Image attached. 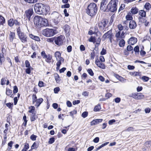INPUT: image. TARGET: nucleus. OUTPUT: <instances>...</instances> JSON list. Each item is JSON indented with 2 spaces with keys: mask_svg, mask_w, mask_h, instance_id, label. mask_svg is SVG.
<instances>
[{
  "mask_svg": "<svg viewBox=\"0 0 151 151\" xmlns=\"http://www.w3.org/2000/svg\"><path fill=\"white\" fill-rule=\"evenodd\" d=\"M43 101V99L42 98L38 99L36 101V103L35 104V106H37V107H39Z\"/></svg>",
  "mask_w": 151,
  "mask_h": 151,
  "instance_id": "19",
  "label": "nucleus"
},
{
  "mask_svg": "<svg viewBox=\"0 0 151 151\" xmlns=\"http://www.w3.org/2000/svg\"><path fill=\"white\" fill-rule=\"evenodd\" d=\"M17 35L18 36L19 35H20L21 33H22L23 32H22L20 27H19L17 29Z\"/></svg>",
  "mask_w": 151,
  "mask_h": 151,
  "instance_id": "45",
  "label": "nucleus"
},
{
  "mask_svg": "<svg viewBox=\"0 0 151 151\" xmlns=\"http://www.w3.org/2000/svg\"><path fill=\"white\" fill-rule=\"evenodd\" d=\"M137 24L135 22L134 20H131L129 23V26L130 29H135L137 27Z\"/></svg>",
  "mask_w": 151,
  "mask_h": 151,
  "instance_id": "16",
  "label": "nucleus"
},
{
  "mask_svg": "<svg viewBox=\"0 0 151 151\" xmlns=\"http://www.w3.org/2000/svg\"><path fill=\"white\" fill-rule=\"evenodd\" d=\"M88 114V113L87 111H84L82 113L81 116L85 118L87 116Z\"/></svg>",
  "mask_w": 151,
  "mask_h": 151,
  "instance_id": "55",
  "label": "nucleus"
},
{
  "mask_svg": "<svg viewBox=\"0 0 151 151\" xmlns=\"http://www.w3.org/2000/svg\"><path fill=\"white\" fill-rule=\"evenodd\" d=\"M40 17L36 16L34 18V22L35 24L37 27H39Z\"/></svg>",
  "mask_w": 151,
  "mask_h": 151,
  "instance_id": "13",
  "label": "nucleus"
},
{
  "mask_svg": "<svg viewBox=\"0 0 151 151\" xmlns=\"http://www.w3.org/2000/svg\"><path fill=\"white\" fill-rule=\"evenodd\" d=\"M18 91V88L17 86H15L13 87V93H17Z\"/></svg>",
  "mask_w": 151,
  "mask_h": 151,
  "instance_id": "50",
  "label": "nucleus"
},
{
  "mask_svg": "<svg viewBox=\"0 0 151 151\" xmlns=\"http://www.w3.org/2000/svg\"><path fill=\"white\" fill-rule=\"evenodd\" d=\"M95 55V52L94 51V50H93V52L91 53V58L92 60L94 59Z\"/></svg>",
  "mask_w": 151,
  "mask_h": 151,
  "instance_id": "59",
  "label": "nucleus"
},
{
  "mask_svg": "<svg viewBox=\"0 0 151 151\" xmlns=\"http://www.w3.org/2000/svg\"><path fill=\"white\" fill-rule=\"evenodd\" d=\"M130 74L132 76H139L140 73L137 72H133L130 73Z\"/></svg>",
  "mask_w": 151,
  "mask_h": 151,
  "instance_id": "38",
  "label": "nucleus"
},
{
  "mask_svg": "<svg viewBox=\"0 0 151 151\" xmlns=\"http://www.w3.org/2000/svg\"><path fill=\"white\" fill-rule=\"evenodd\" d=\"M144 95L141 93H137V99H140L143 98Z\"/></svg>",
  "mask_w": 151,
  "mask_h": 151,
  "instance_id": "32",
  "label": "nucleus"
},
{
  "mask_svg": "<svg viewBox=\"0 0 151 151\" xmlns=\"http://www.w3.org/2000/svg\"><path fill=\"white\" fill-rule=\"evenodd\" d=\"M77 113V111L76 110H74L71 111H70V115L73 118H74V117L73 115L74 114H76Z\"/></svg>",
  "mask_w": 151,
  "mask_h": 151,
  "instance_id": "39",
  "label": "nucleus"
},
{
  "mask_svg": "<svg viewBox=\"0 0 151 151\" xmlns=\"http://www.w3.org/2000/svg\"><path fill=\"white\" fill-rule=\"evenodd\" d=\"M87 71H88V73L89 74L90 76H93L94 73L91 69H90V68L88 69L87 70Z\"/></svg>",
  "mask_w": 151,
  "mask_h": 151,
  "instance_id": "48",
  "label": "nucleus"
},
{
  "mask_svg": "<svg viewBox=\"0 0 151 151\" xmlns=\"http://www.w3.org/2000/svg\"><path fill=\"white\" fill-rule=\"evenodd\" d=\"M55 78L57 83H58L60 81V78L57 73L55 74Z\"/></svg>",
  "mask_w": 151,
  "mask_h": 151,
  "instance_id": "26",
  "label": "nucleus"
},
{
  "mask_svg": "<svg viewBox=\"0 0 151 151\" xmlns=\"http://www.w3.org/2000/svg\"><path fill=\"white\" fill-rule=\"evenodd\" d=\"M138 10L136 7H133L131 10V12L132 14H137L138 12Z\"/></svg>",
  "mask_w": 151,
  "mask_h": 151,
  "instance_id": "23",
  "label": "nucleus"
},
{
  "mask_svg": "<svg viewBox=\"0 0 151 151\" xmlns=\"http://www.w3.org/2000/svg\"><path fill=\"white\" fill-rule=\"evenodd\" d=\"M108 0H102L100 3V9L104 12L107 11Z\"/></svg>",
  "mask_w": 151,
  "mask_h": 151,
  "instance_id": "6",
  "label": "nucleus"
},
{
  "mask_svg": "<svg viewBox=\"0 0 151 151\" xmlns=\"http://www.w3.org/2000/svg\"><path fill=\"white\" fill-rule=\"evenodd\" d=\"M55 37L51 38H49L47 39V41L49 42L53 43L54 42H55Z\"/></svg>",
  "mask_w": 151,
  "mask_h": 151,
  "instance_id": "42",
  "label": "nucleus"
},
{
  "mask_svg": "<svg viewBox=\"0 0 151 151\" xmlns=\"http://www.w3.org/2000/svg\"><path fill=\"white\" fill-rule=\"evenodd\" d=\"M35 113H33L31 115L30 119L32 122L34 121L35 119Z\"/></svg>",
  "mask_w": 151,
  "mask_h": 151,
  "instance_id": "35",
  "label": "nucleus"
},
{
  "mask_svg": "<svg viewBox=\"0 0 151 151\" xmlns=\"http://www.w3.org/2000/svg\"><path fill=\"white\" fill-rule=\"evenodd\" d=\"M14 21L13 19H11L8 21V24L10 27H12L14 25Z\"/></svg>",
  "mask_w": 151,
  "mask_h": 151,
  "instance_id": "24",
  "label": "nucleus"
},
{
  "mask_svg": "<svg viewBox=\"0 0 151 151\" xmlns=\"http://www.w3.org/2000/svg\"><path fill=\"white\" fill-rule=\"evenodd\" d=\"M56 31L54 29L47 28L43 30L42 34L46 37H51L56 34Z\"/></svg>",
  "mask_w": 151,
  "mask_h": 151,
  "instance_id": "4",
  "label": "nucleus"
},
{
  "mask_svg": "<svg viewBox=\"0 0 151 151\" xmlns=\"http://www.w3.org/2000/svg\"><path fill=\"white\" fill-rule=\"evenodd\" d=\"M95 63L96 65L100 68L102 69L105 68L106 66L105 65L104 63H101L98 59L96 60Z\"/></svg>",
  "mask_w": 151,
  "mask_h": 151,
  "instance_id": "14",
  "label": "nucleus"
},
{
  "mask_svg": "<svg viewBox=\"0 0 151 151\" xmlns=\"http://www.w3.org/2000/svg\"><path fill=\"white\" fill-rule=\"evenodd\" d=\"M88 40L90 42H95L96 39L94 37L91 36Z\"/></svg>",
  "mask_w": 151,
  "mask_h": 151,
  "instance_id": "58",
  "label": "nucleus"
},
{
  "mask_svg": "<svg viewBox=\"0 0 151 151\" xmlns=\"http://www.w3.org/2000/svg\"><path fill=\"white\" fill-rule=\"evenodd\" d=\"M70 7V4H69L66 3L65 4L62 5L61 6V8H69Z\"/></svg>",
  "mask_w": 151,
  "mask_h": 151,
  "instance_id": "57",
  "label": "nucleus"
},
{
  "mask_svg": "<svg viewBox=\"0 0 151 151\" xmlns=\"http://www.w3.org/2000/svg\"><path fill=\"white\" fill-rule=\"evenodd\" d=\"M15 37L14 32L10 31L9 34V39L11 42H12Z\"/></svg>",
  "mask_w": 151,
  "mask_h": 151,
  "instance_id": "18",
  "label": "nucleus"
},
{
  "mask_svg": "<svg viewBox=\"0 0 151 151\" xmlns=\"http://www.w3.org/2000/svg\"><path fill=\"white\" fill-rule=\"evenodd\" d=\"M142 80L144 82H147L148 81L149 79V78L145 76H143L142 77Z\"/></svg>",
  "mask_w": 151,
  "mask_h": 151,
  "instance_id": "41",
  "label": "nucleus"
},
{
  "mask_svg": "<svg viewBox=\"0 0 151 151\" xmlns=\"http://www.w3.org/2000/svg\"><path fill=\"white\" fill-rule=\"evenodd\" d=\"M139 14L140 15L139 17H146V12L143 10H140L139 11Z\"/></svg>",
  "mask_w": 151,
  "mask_h": 151,
  "instance_id": "20",
  "label": "nucleus"
},
{
  "mask_svg": "<svg viewBox=\"0 0 151 151\" xmlns=\"http://www.w3.org/2000/svg\"><path fill=\"white\" fill-rule=\"evenodd\" d=\"M60 88L58 87H56L54 89V93H57L60 91Z\"/></svg>",
  "mask_w": 151,
  "mask_h": 151,
  "instance_id": "61",
  "label": "nucleus"
},
{
  "mask_svg": "<svg viewBox=\"0 0 151 151\" xmlns=\"http://www.w3.org/2000/svg\"><path fill=\"white\" fill-rule=\"evenodd\" d=\"M112 32L111 30H110L105 33L103 36L102 38L104 40L106 38H108L109 40H111L112 36Z\"/></svg>",
  "mask_w": 151,
  "mask_h": 151,
  "instance_id": "11",
  "label": "nucleus"
},
{
  "mask_svg": "<svg viewBox=\"0 0 151 151\" xmlns=\"http://www.w3.org/2000/svg\"><path fill=\"white\" fill-rule=\"evenodd\" d=\"M12 90L9 89V88H6V94L7 96L11 95L12 93Z\"/></svg>",
  "mask_w": 151,
  "mask_h": 151,
  "instance_id": "33",
  "label": "nucleus"
},
{
  "mask_svg": "<svg viewBox=\"0 0 151 151\" xmlns=\"http://www.w3.org/2000/svg\"><path fill=\"white\" fill-rule=\"evenodd\" d=\"M108 21L106 19H102L98 23L99 28L101 30L104 29V27H106V24L108 23Z\"/></svg>",
  "mask_w": 151,
  "mask_h": 151,
  "instance_id": "9",
  "label": "nucleus"
},
{
  "mask_svg": "<svg viewBox=\"0 0 151 151\" xmlns=\"http://www.w3.org/2000/svg\"><path fill=\"white\" fill-rule=\"evenodd\" d=\"M48 22L47 19L40 17L39 27L48 26Z\"/></svg>",
  "mask_w": 151,
  "mask_h": 151,
  "instance_id": "10",
  "label": "nucleus"
},
{
  "mask_svg": "<svg viewBox=\"0 0 151 151\" xmlns=\"http://www.w3.org/2000/svg\"><path fill=\"white\" fill-rule=\"evenodd\" d=\"M98 8L96 4L94 3L90 4L86 10V13L91 17H93L96 14Z\"/></svg>",
  "mask_w": 151,
  "mask_h": 151,
  "instance_id": "2",
  "label": "nucleus"
},
{
  "mask_svg": "<svg viewBox=\"0 0 151 151\" xmlns=\"http://www.w3.org/2000/svg\"><path fill=\"white\" fill-rule=\"evenodd\" d=\"M38 0H24L27 3L29 4H34L37 2Z\"/></svg>",
  "mask_w": 151,
  "mask_h": 151,
  "instance_id": "30",
  "label": "nucleus"
},
{
  "mask_svg": "<svg viewBox=\"0 0 151 151\" xmlns=\"http://www.w3.org/2000/svg\"><path fill=\"white\" fill-rule=\"evenodd\" d=\"M120 81L123 83H124L126 82V79H125L122 77L121 76L118 79Z\"/></svg>",
  "mask_w": 151,
  "mask_h": 151,
  "instance_id": "53",
  "label": "nucleus"
},
{
  "mask_svg": "<svg viewBox=\"0 0 151 151\" xmlns=\"http://www.w3.org/2000/svg\"><path fill=\"white\" fill-rule=\"evenodd\" d=\"M6 105L9 109H11L13 106V103H9L6 104Z\"/></svg>",
  "mask_w": 151,
  "mask_h": 151,
  "instance_id": "43",
  "label": "nucleus"
},
{
  "mask_svg": "<svg viewBox=\"0 0 151 151\" xmlns=\"http://www.w3.org/2000/svg\"><path fill=\"white\" fill-rule=\"evenodd\" d=\"M37 137V136L34 134H32V135L30 137V138L31 139H32L33 141H35L36 140V138Z\"/></svg>",
  "mask_w": 151,
  "mask_h": 151,
  "instance_id": "51",
  "label": "nucleus"
},
{
  "mask_svg": "<svg viewBox=\"0 0 151 151\" xmlns=\"http://www.w3.org/2000/svg\"><path fill=\"white\" fill-rule=\"evenodd\" d=\"M125 44V42L124 40L122 39L121 40H120L119 43V45L120 47H123L124 46Z\"/></svg>",
  "mask_w": 151,
  "mask_h": 151,
  "instance_id": "29",
  "label": "nucleus"
},
{
  "mask_svg": "<svg viewBox=\"0 0 151 151\" xmlns=\"http://www.w3.org/2000/svg\"><path fill=\"white\" fill-rule=\"evenodd\" d=\"M101 109V107L100 105L96 106L94 109V111H99Z\"/></svg>",
  "mask_w": 151,
  "mask_h": 151,
  "instance_id": "44",
  "label": "nucleus"
},
{
  "mask_svg": "<svg viewBox=\"0 0 151 151\" xmlns=\"http://www.w3.org/2000/svg\"><path fill=\"white\" fill-rule=\"evenodd\" d=\"M34 7L35 12L39 14L46 15L49 9L47 6L41 3H36Z\"/></svg>",
  "mask_w": 151,
  "mask_h": 151,
  "instance_id": "1",
  "label": "nucleus"
},
{
  "mask_svg": "<svg viewBox=\"0 0 151 151\" xmlns=\"http://www.w3.org/2000/svg\"><path fill=\"white\" fill-rule=\"evenodd\" d=\"M118 0H111L108 4L106 12H114L117 9V5L118 3Z\"/></svg>",
  "mask_w": 151,
  "mask_h": 151,
  "instance_id": "3",
  "label": "nucleus"
},
{
  "mask_svg": "<svg viewBox=\"0 0 151 151\" xmlns=\"http://www.w3.org/2000/svg\"><path fill=\"white\" fill-rule=\"evenodd\" d=\"M145 145L147 147H151V141H147L145 143Z\"/></svg>",
  "mask_w": 151,
  "mask_h": 151,
  "instance_id": "52",
  "label": "nucleus"
},
{
  "mask_svg": "<svg viewBox=\"0 0 151 151\" xmlns=\"http://www.w3.org/2000/svg\"><path fill=\"white\" fill-rule=\"evenodd\" d=\"M53 15L54 18L52 19L53 22L55 24L57 25L60 20L59 18L60 14L57 12H55L53 14Z\"/></svg>",
  "mask_w": 151,
  "mask_h": 151,
  "instance_id": "8",
  "label": "nucleus"
},
{
  "mask_svg": "<svg viewBox=\"0 0 151 151\" xmlns=\"http://www.w3.org/2000/svg\"><path fill=\"white\" fill-rule=\"evenodd\" d=\"M103 121L102 119H96L93 120L91 122V126L97 124Z\"/></svg>",
  "mask_w": 151,
  "mask_h": 151,
  "instance_id": "17",
  "label": "nucleus"
},
{
  "mask_svg": "<svg viewBox=\"0 0 151 151\" xmlns=\"http://www.w3.org/2000/svg\"><path fill=\"white\" fill-rule=\"evenodd\" d=\"M19 39L23 43H24L27 42V37L24 34V33H21L20 35L18 36Z\"/></svg>",
  "mask_w": 151,
  "mask_h": 151,
  "instance_id": "12",
  "label": "nucleus"
},
{
  "mask_svg": "<svg viewBox=\"0 0 151 151\" xmlns=\"http://www.w3.org/2000/svg\"><path fill=\"white\" fill-rule=\"evenodd\" d=\"M112 96V94L111 93H107L105 95V97L107 99L109 98L110 97H111Z\"/></svg>",
  "mask_w": 151,
  "mask_h": 151,
  "instance_id": "64",
  "label": "nucleus"
},
{
  "mask_svg": "<svg viewBox=\"0 0 151 151\" xmlns=\"http://www.w3.org/2000/svg\"><path fill=\"white\" fill-rule=\"evenodd\" d=\"M126 18L127 20H131L133 19V17L130 15H127L126 16Z\"/></svg>",
  "mask_w": 151,
  "mask_h": 151,
  "instance_id": "56",
  "label": "nucleus"
},
{
  "mask_svg": "<svg viewBox=\"0 0 151 151\" xmlns=\"http://www.w3.org/2000/svg\"><path fill=\"white\" fill-rule=\"evenodd\" d=\"M33 13V11L32 9L30 8L28 10H26L25 12L24 16L29 21H30L31 17Z\"/></svg>",
  "mask_w": 151,
  "mask_h": 151,
  "instance_id": "7",
  "label": "nucleus"
},
{
  "mask_svg": "<svg viewBox=\"0 0 151 151\" xmlns=\"http://www.w3.org/2000/svg\"><path fill=\"white\" fill-rule=\"evenodd\" d=\"M5 21V19L4 17L0 15V25H3Z\"/></svg>",
  "mask_w": 151,
  "mask_h": 151,
  "instance_id": "25",
  "label": "nucleus"
},
{
  "mask_svg": "<svg viewBox=\"0 0 151 151\" xmlns=\"http://www.w3.org/2000/svg\"><path fill=\"white\" fill-rule=\"evenodd\" d=\"M109 143V142H106L102 144V145H100L99 147L97 148L96 150V151H98L101 149L103 147H104V146L107 145Z\"/></svg>",
  "mask_w": 151,
  "mask_h": 151,
  "instance_id": "31",
  "label": "nucleus"
},
{
  "mask_svg": "<svg viewBox=\"0 0 151 151\" xmlns=\"http://www.w3.org/2000/svg\"><path fill=\"white\" fill-rule=\"evenodd\" d=\"M61 61H64V59L63 58H60V59H59V60L56 63L57 66L58 67H60L61 64Z\"/></svg>",
  "mask_w": 151,
  "mask_h": 151,
  "instance_id": "34",
  "label": "nucleus"
},
{
  "mask_svg": "<svg viewBox=\"0 0 151 151\" xmlns=\"http://www.w3.org/2000/svg\"><path fill=\"white\" fill-rule=\"evenodd\" d=\"M121 32L120 31H119L118 32L116 33L115 35V37L116 38V40L118 41L120 40L121 39Z\"/></svg>",
  "mask_w": 151,
  "mask_h": 151,
  "instance_id": "27",
  "label": "nucleus"
},
{
  "mask_svg": "<svg viewBox=\"0 0 151 151\" xmlns=\"http://www.w3.org/2000/svg\"><path fill=\"white\" fill-rule=\"evenodd\" d=\"M29 109H30L29 111V112L30 113H33L35 110V107L34 106H31L29 107Z\"/></svg>",
  "mask_w": 151,
  "mask_h": 151,
  "instance_id": "47",
  "label": "nucleus"
},
{
  "mask_svg": "<svg viewBox=\"0 0 151 151\" xmlns=\"http://www.w3.org/2000/svg\"><path fill=\"white\" fill-rule=\"evenodd\" d=\"M133 49V47L131 45H128L127 47V51H130Z\"/></svg>",
  "mask_w": 151,
  "mask_h": 151,
  "instance_id": "62",
  "label": "nucleus"
},
{
  "mask_svg": "<svg viewBox=\"0 0 151 151\" xmlns=\"http://www.w3.org/2000/svg\"><path fill=\"white\" fill-rule=\"evenodd\" d=\"M25 66L26 67L28 68H31L30 63L29 61L28 60H26L25 62Z\"/></svg>",
  "mask_w": 151,
  "mask_h": 151,
  "instance_id": "49",
  "label": "nucleus"
},
{
  "mask_svg": "<svg viewBox=\"0 0 151 151\" xmlns=\"http://www.w3.org/2000/svg\"><path fill=\"white\" fill-rule=\"evenodd\" d=\"M4 57L3 53H1L0 54V64H2V62L4 60Z\"/></svg>",
  "mask_w": 151,
  "mask_h": 151,
  "instance_id": "36",
  "label": "nucleus"
},
{
  "mask_svg": "<svg viewBox=\"0 0 151 151\" xmlns=\"http://www.w3.org/2000/svg\"><path fill=\"white\" fill-rule=\"evenodd\" d=\"M144 7L146 10H149L151 7V5L149 3L147 2L145 4Z\"/></svg>",
  "mask_w": 151,
  "mask_h": 151,
  "instance_id": "28",
  "label": "nucleus"
},
{
  "mask_svg": "<svg viewBox=\"0 0 151 151\" xmlns=\"http://www.w3.org/2000/svg\"><path fill=\"white\" fill-rule=\"evenodd\" d=\"M41 55L43 58H45L47 56V55H46L45 52L42 51L41 53Z\"/></svg>",
  "mask_w": 151,
  "mask_h": 151,
  "instance_id": "46",
  "label": "nucleus"
},
{
  "mask_svg": "<svg viewBox=\"0 0 151 151\" xmlns=\"http://www.w3.org/2000/svg\"><path fill=\"white\" fill-rule=\"evenodd\" d=\"M137 41V38L134 37H131L129 39L128 41V43L129 45H133Z\"/></svg>",
  "mask_w": 151,
  "mask_h": 151,
  "instance_id": "15",
  "label": "nucleus"
},
{
  "mask_svg": "<svg viewBox=\"0 0 151 151\" xmlns=\"http://www.w3.org/2000/svg\"><path fill=\"white\" fill-rule=\"evenodd\" d=\"M52 59V55L49 54L47 55V57L45 58V61L47 63H50L51 62Z\"/></svg>",
  "mask_w": 151,
  "mask_h": 151,
  "instance_id": "21",
  "label": "nucleus"
},
{
  "mask_svg": "<svg viewBox=\"0 0 151 151\" xmlns=\"http://www.w3.org/2000/svg\"><path fill=\"white\" fill-rule=\"evenodd\" d=\"M138 19L139 22L141 23H145L146 21V20L145 19V17H138Z\"/></svg>",
  "mask_w": 151,
  "mask_h": 151,
  "instance_id": "37",
  "label": "nucleus"
},
{
  "mask_svg": "<svg viewBox=\"0 0 151 151\" xmlns=\"http://www.w3.org/2000/svg\"><path fill=\"white\" fill-rule=\"evenodd\" d=\"M31 68L32 69V68H28L26 69V73L28 74H30L31 73Z\"/></svg>",
  "mask_w": 151,
  "mask_h": 151,
  "instance_id": "63",
  "label": "nucleus"
},
{
  "mask_svg": "<svg viewBox=\"0 0 151 151\" xmlns=\"http://www.w3.org/2000/svg\"><path fill=\"white\" fill-rule=\"evenodd\" d=\"M106 54V50L104 48H103L102 50L100 52V54L101 55H103Z\"/></svg>",
  "mask_w": 151,
  "mask_h": 151,
  "instance_id": "60",
  "label": "nucleus"
},
{
  "mask_svg": "<svg viewBox=\"0 0 151 151\" xmlns=\"http://www.w3.org/2000/svg\"><path fill=\"white\" fill-rule=\"evenodd\" d=\"M134 50L135 52V54L137 52L138 53L139 51V46L137 45L135 46L134 49Z\"/></svg>",
  "mask_w": 151,
  "mask_h": 151,
  "instance_id": "40",
  "label": "nucleus"
},
{
  "mask_svg": "<svg viewBox=\"0 0 151 151\" xmlns=\"http://www.w3.org/2000/svg\"><path fill=\"white\" fill-rule=\"evenodd\" d=\"M55 56L56 58V59L58 60V59H60L61 57V54L59 51H57L55 53Z\"/></svg>",
  "mask_w": 151,
  "mask_h": 151,
  "instance_id": "22",
  "label": "nucleus"
},
{
  "mask_svg": "<svg viewBox=\"0 0 151 151\" xmlns=\"http://www.w3.org/2000/svg\"><path fill=\"white\" fill-rule=\"evenodd\" d=\"M65 38V37L62 35L58 37H55V43L58 46L62 45L63 44Z\"/></svg>",
  "mask_w": 151,
  "mask_h": 151,
  "instance_id": "5",
  "label": "nucleus"
},
{
  "mask_svg": "<svg viewBox=\"0 0 151 151\" xmlns=\"http://www.w3.org/2000/svg\"><path fill=\"white\" fill-rule=\"evenodd\" d=\"M55 141V139L54 137L50 138L49 139V140L48 141V143L49 144H52Z\"/></svg>",
  "mask_w": 151,
  "mask_h": 151,
  "instance_id": "54",
  "label": "nucleus"
}]
</instances>
